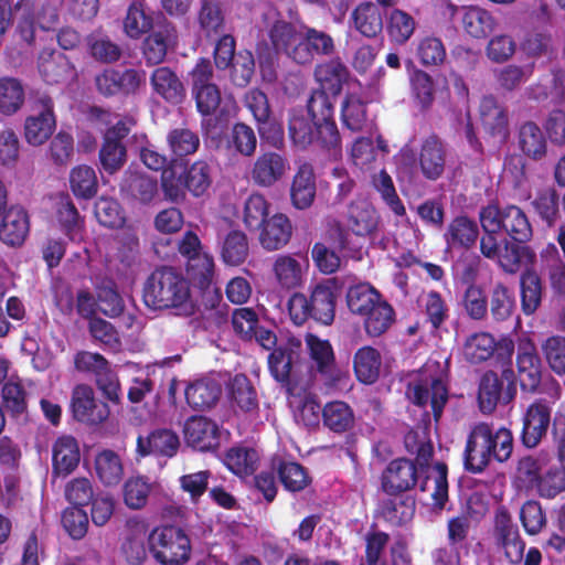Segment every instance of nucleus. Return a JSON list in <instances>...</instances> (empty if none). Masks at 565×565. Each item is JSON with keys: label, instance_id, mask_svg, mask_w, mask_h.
<instances>
[{"label": "nucleus", "instance_id": "57", "mask_svg": "<svg viewBox=\"0 0 565 565\" xmlns=\"http://www.w3.org/2000/svg\"><path fill=\"white\" fill-rule=\"evenodd\" d=\"M416 56L424 66H436L445 61L446 49L439 38L425 35L417 41Z\"/></svg>", "mask_w": 565, "mask_h": 565}, {"label": "nucleus", "instance_id": "44", "mask_svg": "<svg viewBox=\"0 0 565 565\" xmlns=\"http://www.w3.org/2000/svg\"><path fill=\"white\" fill-rule=\"evenodd\" d=\"M381 299V295L366 282L350 287L347 294L349 309L351 312L362 317Z\"/></svg>", "mask_w": 565, "mask_h": 565}, {"label": "nucleus", "instance_id": "29", "mask_svg": "<svg viewBox=\"0 0 565 565\" xmlns=\"http://www.w3.org/2000/svg\"><path fill=\"white\" fill-rule=\"evenodd\" d=\"M290 195L297 209H307L312 204L316 196V182L310 164L305 163L299 167L292 180Z\"/></svg>", "mask_w": 565, "mask_h": 565}, {"label": "nucleus", "instance_id": "50", "mask_svg": "<svg viewBox=\"0 0 565 565\" xmlns=\"http://www.w3.org/2000/svg\"><path fill=\"white\" fill-rule=\"evenodd\" d=\"M372 184L395 215L404 216L406 214L405 206L396 193L392 177L385 170H380L372 175Z\"/></svg>", "mask_w": 565, "mask_h": 565}, {"label": "nucleus", "instance_id": "35", "mask_svg": "<svg viewBox=\"0 0 565 565\" xmlns=\"http://www.w3.org/2000/svg\"><path fill=\"white\" fill-rule=\"evenodd\" d=\"M480 117L484 129L500 140L508 135V118L503 108L493 97H484L480 104Z\"/></svg>", "mask_w": 565, "mask_h": 565}, {"label": "nucleus", "instance_id": "1", "mask_svg": "<svg viewBox=\"0 0 565 565\" xmlns=\"http://www.w3.org/2000/svg\"><path fill=\"white\" fill-rule=\"evenodd\" d=\"M479 221L483 231L480 252L486 258L495 262L509 274L533 262L534 253L529 246L519 245L505 236L520 243L532 237V226L520 207L489 204L480 210Z\"/></svg>", "mask_w": 565, "mask_h": 565}, {"label": "nucleus", "instance_id": "20", "mask_svg": "<svg viewBox=\"0 0 565 565\" xmlns=\"http://www.w3.org/2000/svg\"><path fill=\"white\" fill-rule=\"evenodd\" d=\"M516 365L522 390L535 392L542 380V363L532 342L519 345Z\"/></svg>", "mask_w": 565, "mask_h": 565}, {"label": "nucleus", "instance_id": "42", "mask_svg": "<svg viewBox=\"0 0 565 565\" xmlns=\"http://www.w3.org/2000/svg\"><path fill=\"white\" fill-rule=\"evenodd\" d=\"M221 394L220 385L214 381L200 380L185 390V398L193 408H207L215 404Z\"/></svg>", "mask_w": 565, "mask_h": 565}, {"label": "nucleus", "instance_id": "47", "mask_svg": "<svg viewBox=\"0 0 565 565\" xmlns=\"http://www.w3.org/2000/svg\"><path fill=\"white\" fill-rule=\"evenodd\" d=\"M313 124L306 109H292L289 118V136L295 145L305 148L315 142Z\"/></svg>", "mask_w": 565, "mask_h": 565}, {"label": "nucleus", "instance_id": "2", "mask_svg": "<svg viewBox=\"0 0 565 565\" xmlns=\"http://www.w3.org/2000/svg\"><path fill=\"white\" fill-rule=\"evenodd\" d=\"M264 24L275 50L299 65L311 64L316 56L335 53V42L329 33L307 24L296 26L279 19L274 9L264 14Z\"/></svg>", "mask_w": 565, "mask_h": 565}, {"label": "nucleus", "instance_id": "15", "mask_svg": "<svg viewBox=\"0 0 565 565\" xmlns=\"http://www.w3.org/2000/svg\"><path fill=\"white\" fill-rule=\"evenodd\" d=\"M273 270L280 288L296 289L306 282L309 262L302 256L280 255L276 258Z\"/></svg>", "mask_w": 565, "mask_h": 565}, {"label": "nucleus", "instance_id": "27", "mask_svg": "<svg viewBox=\"0 0 565 565\" xmlns=\"http://www.w3.org/2000/svg\"><path fill=\"white\" fill-rule=\"evenodd\" d=\"M353 369L356 379L361 383H375L383 370L381 353L373 347L365 345L360 348L353 358Z\"/></svg>", "mask_w": 565, "mask_h": 565}, {"label": "nucleus", "instance_id": "59", "mask_svg": "<svg viewBox=\"0 0 565 565\" xmlns=\"http://www.w3.org/2000/svg\"><path fill=\"white\" fill-rule=\"evenodd\" d=\"M278 475L286 491H303L311 482L307 470L298 462L289 461L279 466Z\"/></svg>", "mask_w": 565, "mask_h": 565}, {"label": "nucleus", "instance_id": "7", "mask_svg": "<svg viewBox=\"0 0 565 565\" xmlns=\"http://www.w3.org/2000/svg\"><path fill=\"white\" fill-rule=\"evenodd\" d=\"M150 548L157 561L164 565H182L191 554V543L183 530L177 526H162L149 535Z\"/></svg>", "mask_w": 565, "mask_h": 565}, {"label": "nucleus", "instance_id": "37", "mask_svg": "<svg viewBox=\"0 0 565 565\" xmlns=\"http://www.w3.org/2000/svg\"><path fill=\"white\" fill-rule=\"evenodd\" d=\"M24 86L18 78H0V114L11 116L18 113L24 104Z\"/></svg>", "mask_w": 565, "mask_h": 565}, {"label": "nucleus", "instance_id": "38", "mask_svg": "<svg viewBox=\"0 0 565 565\" xmlns=\"http://www.w3.org/2000/svg\"><path fill=\"white\" fill-rule=\"evenodd\" d=\"M495 530L507 558L511 563L520 562L524 552V543L519 539L516 530L512 526L505 513L498 515Z\"/></svg>", "mask_w": 565, "mask_h": 565}, {"label": "nucleus", "instance_id": "28", "mask_svg": "<svg viewBox=\"0 0 565 565\" xmlns=\"http://www.w3.org/2000/svg\"><path fill=\"white\" fill-rule=\"evenodd\" d=\"M445 149L441 141L435 137H428L422 145L419 164L423 174L430 180L438 179L445 169Z\"/></svg>", "mask_w": 565, "mask_h": 565}, {"label": "nucleus", "instance_id": "60", "mask_svg": "<svg viewBox=\"0 0 565 565\" xmlns=\"http://www.w3.org/2000/svg\"><path fill=\"white\" fill-rule=\"evenodd\" d=\"M515 299L513 290L501 282L493 286L490 298V311L497 321L509 319L514 310Z\"/></svg>", "mask_w": 565, "mask_h": 565}, {"label": "nucleus", "instance_id": "16", "mask_svg": "<svg viewBox=\"0 0 565 565\" xmlns=\"http://www.w3.org/2000/svg\"><path fill=\"white\" fill-rule=\"evenodd\" d=\"M289 170L288 160L280 153L268 151L257 157L250 177L259 186L269 188L280 181Z\"/></svg>", "mask_w": 565, "mask_h": 565}, {"label": "nucleus", "instance_id": "61", "mask_svg": "<svg viewBox=\"0 0 565 565\" xmlns=\"http://www.w3.org/2000/svg\"><path fill=\"white\" fill-rule=\"evenodd\" d=\"M542 299V287L539 276L526 273L521 278V307L524 315H533Z\"/></svg>", "mask_w": 565, "mask_h": 565}, {"label": "nucleus", "instance_id": "34", "mask_svg": "<svg viewBox=\"0 0 565 565\" xmlns=\"http://www.w3.org/2000/svg\"><path fill=\"white\" fill-rule=\"evenodd\" d=\"M121 191L141 203H149L158 192L157 179L129 171L121 184Z\"/></svg>", "mask_w": 565, "mask_h": 565}, {"label": "nucleus", "instance_id": "22", "mask_svg": "<svg viewBox=\"0 0 565 565\" xmlns=\"http://www.w3.org/2000/svg\"><path fill=\"white\" fill-rule=\"evenodd\" d=\"M30 232L28 212L22 206H11L4 211L0 224V239L8 246H21Z\"/></svg>", "mask_w": 565, "mask_h": 565}, {"label": "nucleus", "instance_id": "48", "mask_svg": "<svg viewBox=\"0 0 565 565\" xmlns=\"http://www.w3.org/2000/svg\"><path fill=\"white\" fill-rule=\"evenodd\" d=\"M495 347L497 342L490 333H475L466 340L463 355L471 363H480L493 354Z\"/></svg>", "mask_w": 565, "mask_h": 565}, {"label": "nucleus", "instance_id": "55", "mask_svg": "<svg viewBox=\"0 0 565 565\" xmlns=\"http://www.w3.org/2000/svg\"><path fill=\"white\" fill-rule=\"evenodd\" d=\"M258 454L255 449L236 447L227 451L225 465L237 476H247L255 471L258 462Z\"/></svg>", "mask_w": 565, "mask_h": 565}, {"label": "nucleus", "instance_id": "10", "mask_svg": "<svg viewBox=\"0 0 565 565\" xmlns=\"http://www.w3.org/2000/svg\"><path fill=\"white\" fill-rule=\"evenodd\" d=\"M407 396L419 406L430 404L437 420L447 402L448 393L445 383L438 377L428 375V369H426L418 380L409 384Z\"/></svg>", "mask_w": 565, "mask_h": 565}, {"label": "nucleus", "instance_id": "36", "mask_svg": "<svg viewBox=\"0 0 565 565\" xmlns=\"http://www.w3.org/2000/svg\"><path fill=\"white\" fill-rule=\"evenodd\" d=\"M543 269L550 286L559 295H565V262L554 244H548L541 253Z\"/></svg>", "mask_w": 565, "mask_h": 565}, {"label": "nucleus", "instance_id": "9", "mask_svg": "<svg viewBox=\"0 0 565 565\" xmlns=\"http://www.w3.org/2000/svg\"><path fill=\"white\" fill-rule=\"evenodd\" d=\"M14 9L20 12L15 32L28 44L34 41L36 29L51 30L57 23L58 15L52 6L20 0L15 3Z\"/></svg>", "mask_w": 565, "mask_h": 565}, {"label": "nucleus", "instance_id": "30", "mask_svg": "<svg viewBox=\"0 0 565 565\" xmlns=\"http://www.w3.org/2000/svg\"><path fill=\"white\" fill-rule=\"evenodd\" d=\"M141 455H162L172 457L179 447L178 436L168 429L152 431L146 438L139 437L137 443Z\"/></svg>", "mask_w": 565, "mask_h": 565}, {"label": "nucleus", "instance_id": "6", "mask_svg": "<svg viewBox=\"0 0 565 565\" xmlns=\"http://www.w3.org/2000/svg\"><path fill=\"white\" fill-rule=\"evenodd\" d=\"M552 401L537 398L529 405L523 415L522 441L527 448H534L546 435L551 425L553 404L562 396L558 382L553 381L551 390L546 391Z\"/></svg>", "mask_w": 565, "mask_h": 565}, {"label": "nucleus", "instance_id": "43", "mask_svg": "<svg viewBox=\"0 0 565 565\" xmlns=\"http://www.w3.org/2000/svg\"><path fill=\"white\" fill-rule=\"evenodd\" d=\"M416 29L415 19L404 10L393 9L387 15V34L392 42L405 44Z\"/></svg>", "mask_w": 565, "mask_h": 565}, {"label": "nucleus", "instance_id": "11", "mask_svg": "<svg viewBox=\"0 0 565 565\" xmlns=\"http://www.w3.org/2000/svg\"><path fill=\"white\" fill-rule=\"evenodd\" d=\"M73 417L81 423L99 425L109 416L108 405L96 398L94 390L86 384H78L71 396Z\"/></svg>", "mask_w": 565, "mask_h": 565}, {"label": "nucleus", "instance_id": "46", "mask_svg": "<svg viewBox=\"0 0 565 565\" xmlns=\"http://www.w3.org/2000/svg\"><path fill=\"white\" fill-rule=\"evenodd\" d=\"M70 185L75 196L90 199L98 188L95 170L85 164L73 168L70 173Z\"/></svg>", "mask_w": 565, "mask_h": 565}, {"label": "nucleus", "instance_id": "49", "mask_svg": "<svg viewBox=\"0 0 565 565\" xmlns=\"http://www.w3.org/2000/svg\"><path fill=\"white\" fill-rule=\"evenodd\" d=\"M363 317L366 332L376 337L391 327L394 321V310L385 300L381 299Z\"/></svg>", "mask_w": 565, "mask_h": 565}, {"label": "nucleus", "instance_id": "45", "mask_svg": "<svg viewBox=\"0 0 565 565\" xmlns=\"http://www.w3.org/2000/svg\"><path fill=\"white\" fill-rule=\"evenodd\" d=\"M294 409V418L297 424L308 428L317 427L320 423L321 407L315 396L305 394L294 396L290 401Z\"/></svg>", "mask_w": 565, "mask_h": 565}, {"label": "nucleus", "instance_id": "19", "mask_svg": "<svg viewBox=\"0 0 565 565\" xmlns=\"http://www.w3.org/2000/svg\"><path fill=\"white\" fill-rule=\"evenodd\" d=\"M508 386L504 390V380L493 372H487L480 381L478 401L483 413H491L500 401L509 403L514 395V387L510 377H505Z\"/></svg>", "mask_w": 565, "mask_h": 565}, {"label": "nucleus", "instance_id": "5", "mask_svg": "<svg viewBox=\"0 0 565 565\" xmlns=\"http://www.w3.org/2000/svg\"><path fill=\"white\" fill-rule=\"evenodd\" d=\"M379 224L375 209L366 201H356L350 204L347 214L345 227L337 220L328 223V237L335 247L343 249L348 245V232L356 236L372 234Z\"/></svg>", "mask_w": 565, "mask_h": 565}, {"label": "nucleus", "instance_id": "17", "mask_svg": "<svg viewBox=\"0 0 565 565\" xmlns=\"http://www.w3.org/2000/svg\"><path fill=\"white\" fill-rule=\"evenodd\" d=\"M349 24L362 36L374 39L383 31L384 13L375 2L362 1L351 11Z\"/></svg>", "mask_w": 565, "mask_h": 565}, {"label": "nucleus", "instance_id": "41", "mask_svg": "<svg viewBox=\"0 0 565 565\" xmlns=\"http://www.w3.org/2000/svg\"><path fill=\"white\" fill-rule=\"evenodd\" d=\"M151 85L157 94L168 102L178 103L183 95V86L178 76L168 67H159L151 75Z\"/></svg>", "mask_w": 565, "mask_h": 565}, {"label": "nucleus", "instance_id": "21", "mask_svg": "<svg viewBox=\"0 0 565 565\" xmlns=\"http://www.w3.org/2000/svg\"><path fill=\"white\" fill-rule=\"evenodd\" d=\"M339 285L333 278L318 284L309 299L312 318L323 324H330L334 318L335 299Z\"/></svg>", "mask_w": 565, "mask_h": 565}, {"label": "nucleus", "instance_id": "4", "mask_svg": "<svg viewBox=\"0 0 565 565\" xmlns=\"http://www.w3.org/2000/svg\"><path fill=\"white\" fill-rule=\"evenodd\" d=\"M513 450V438L509 429L480 423L477 424L468 438L465 451V466L472 472L481 471L491 456L498 461H505Z\"/></svg>", "mask_w": 565, "mask_h": 565}, {"label": "nucleus", "instance_id": "25", "mask_svg": "<svg viewBox=\"0 0 565 565\" xmlns=\"http://www.w3.org/2000/svg\"><path fill=\"white\" fill-rule=\"evenodd\" d=\"M186 443L199 450H209L217 445L218 428L209 418L195 416L184 426Z\"/></svg>", "mask_w": 565, "mask_h": 565}, {"label": "nucleus", "instance_id": "26", "mask_svg": "<svg viewBox=\"0 0 565 565\" xmlns=\"http://www.w3.org/2000/svg\"><path fill=\"white\" fill-rule=\"evenodd\" d=\"M259 230V242L267 250L281 248L291 236L290 222L286 215L280 213L267 218Z\"/></svg>", "mask_w": 565, "mask_h": 565}, {"label": "nucleus", "instance_id": "12", "mask_svg": "<svg viewBox=\"0 0 565 565\" xmlns=\"http://www.w3.org/2000/svg\"><path fill=\"white\" fill-rule=\"evenodd\" d=\"M56 121L53 113V103L50 98H41L33 113L23 125L24 139L33 147L45 143L55 130Z\"/></svg>", "mask_w": 565, "mask_h": 565}, {"label": "nucleus", "instance_id": "33", "mask_svg": "<svg viewBox=\"0 0 565 565\" xmlns=\"http://www.w3.org/2000/svg\"><path fill=\"white\" fill-rule=\"evenodd\" d=\"M479 235V230L475 221L467 216L454 218L445 233V238L450 248H469Z\"/></svg>", "mask_w": 565, "mask_h": 565}, {"label": "nucleus", "instance_id": "56", "mask_svg": "<svg viewBox=\"0 0 565 565\" xmlns=\"http://www.w3.org/2000/svg\"><path fill=\"white\" fill-rule=\"evenodd\" d=\"M95 469L100 481L107 486L117 484L122 476L121 460L111 450H104L97 455Z\"/></svg>", "mask_w": 565, "mask_h": 565}, {"label": "nucleus", "instance_id": "63", "mask_svg": "<svg viewBox=\"0 0 565 565\" xmlns=\"http://www.w3.org/2000/svg\"><path fill=\"white\" fill-rule=\"evenodd\" d=\"M414 497H391L383 505L384 518L393 524L409 521L414 515Z\"/></svg>", "mask_w": 565, "mask_h": 565}, {"label": "nucleus", "instance_id": "51", "mask_svg": "<svg viewBox=\"0 0 565 565\" xmlns=\"http://www.w3.org/2000/svg\"><path fill=\"white\" fill-rule=\"evenodd\" d=\"M519 143L522 151L533 159H541L546 152L545 137L533 122H526L521 127Z\"/></svg>", "mask_w": 565, "mask_h": 565}, {"label": "nucleus", "instance_id": "62", "mask_svg": "<svg viewBox=\"0 0 565 565\" xmlns=\"http://www.w3.org/2000/svg\"><path fill=\"white\" fill-rule=\"evenodd\" d=\"M227 146L235 152L250 157L257 147V138L254 130L245 124H236L228 136Z\"/></svg>", "mask_w": 565, "mask_h": 565}, {"label": "nucleus", "instance_id": "58", "mask_svg": "<svg viewBox=\"0 0 565 565\" xmlns=\"http://www.w3.org/2000/svg\"><path fill=\"white\" fill-rule=\"evenodd\" d=\"M412 96L422 109L429 108L435 98V84L429 74L415 70L409 78Z\"/></svg>", "mask_w": 565, "mask_h": 565}, {"label": "nucleus", "instance_id": "23", "mask_svg": "<svg viewBox=\"0 0 565 565\" xmlns=\"http://www.w3.org/2000/svg\"><path fill=\"white\" fill-rule=\"evenodd\" d=\"M451 11L460 20L465 32L472 38H484L495 28L494 17L478 6L452 7Z\"/></svg>", "mask_w": 565, "mask_h": 565}, {"label": "nucleus", "instance_id": "8", "mask_svg": "<svg viewBox=\"0 0 565 565\" xmlns=\"http://www.w3.org/2000/svg\"><path fill=\"white\" fill-rule=\"evenodd\" d=\"M306 343L324 385L333 390H345L349 386L350 376L334 363V354L329 341L307 334Z\"/></svg>", "mask_w": 565, "mask_h": 565}, {"label": "nucleus", "instance_id": "3", "mask_svg": "<svg viewBox=\"0 0 565 565\" xmlns=\"http://www.w3.org/2000/svg\"><path fill=\"white\" fill-rule=\"evenodd\" d=\"M147 306L154 309H177L180 315H190L194 305L188 280L172 268L154 270L143 289Z\"/></svg>", "mask_w": 565, "mask_h": 565}, {"label": "nucleus", "instance_id": "31", "mask_svg": "<svg viewBox=\"0 0 565 565\" xmlns=\"http://www.w3.org/2000/svg\"><path fill=\"white\" fill-rule=\"evenodd\" d=\"M175 39L174 29L170 24L158 26L145 41L143 55L150 65L159 64L163 61L168 47L173 44Z\"/></svg>", "mask_w": 565, "mask_h": 565}, {"label": "nucleus", "instance_id": "32", "mask_svg": "<svg viewBox=\"0 0 565 565\" xmlns=\"http://www.w3.org/2000/svg\"><path fill=\"white\" fill-rule=\"evenodd\" d=\"M53 468L57 473H70L79 461L77 441L72 436H61L53 445Z\"/></svg>", "mask_w": 565, "mask_h": 565}, {"label": "nucleus", "instance_id": "24", "mask_svg": "<svg viewBox=\"0 0 565 565\" xmlns=\"http://www.w3.org/2000/svg\"><path fill=\"white\" fill-rule=\"evenodd\" d=\"M417 481L416 468L409 460H393L382 477L383 490L387 494L409 491Z\"/></svg>", "mask_w": 565, "mask_h": 565}, {"label": "nucleus", "instance_id": "54", "mask_svg": "<svg viewBox=\"0 0 565 565\" xmlns=\"http://www.w3.org/2000/svg\"><path fill=\"white\" fill-rule=\"evenodd\" d=\"M324 425L333 431L341 433L351 428L354 422L353 412L344 402H331L322 412Z\"/></svg>", "mask_w": 565, "mask_h": 565}, {"label": "nucleus", "instance_id": "64", "mask_svg": "<svg viewBox=\"0 0 565 565\" xmlns=\"http://www.w3.org/2000/svg\"><path fill=\"white\" fill-rule=\"evenodd\" d=\"M152 28V18L149 15L141 2H134L127 12L124 21L126 34L132 39L140 38Z\"/></svg>", "mask_w": 565, "mask_h": 565}, {"label": "nucleus", "instance_id": "53", "mask_svg": "<svg viewBox=\"0 0 565 565\" xmlns=\"http://www.w3.org/2000/svg\"><path fill=\"white\" fill-rule=\"evenodd\" d=\"M533 65L510 64L494 71L498 87L505 92H512L523 85L532 75Z\"/></svg>", "mask_w": 565, "mask_h": 565}, {"label": "nucleus", "instance_id": "39", "mask_svg": "<svg viewBox=\"0 0 565 565\" xmlns=\"http://www.w3.org/2000/svg\"><path fill=\"white\" fill-rule=\"evenodd\" d=\"M387 151V145L382 138L377 139L376 147L371 139L359 138L351 148V160L361 170H369L371 164L376 162L379 157H383Z\"/></svg>", "mask_w": 565, "mask_h": 565}, {"label": "nucleus", "instance_id": "18", "mask_svg": "<svg viewBox=\"0 0 565 565\" xmlns=\"http://www.w3.org/2000/svg\"><path fill=\"white\" fill-rule=\"evenodd\" d=\"M38 68L47 84H61L76 78V71L61 52L44 50L40 53Z\"/></svg>", "mask_w": 565, "mask_h": 565}, {"label": "nucleus", "instance_id": "40", "mask_svg": "<svg viewBox=\"0 0 565 565\" xmlns=\"http://www.w3.org/2000/svg\"><path fill=\"white\" fill-rule=\"evenodd\" d=\"M315 77L324 89L338 94L347 81L348 70L340 60H330L316 66Z\"/></svg>", "mask_w": 565, "mask_h": 565}, {"label": "nucleus", "instance_id": "13", "mask_svg": "<svg viewBox=\"0 0 565 565\" xmlns=\"http://www.w3.org/2000/svg\"><path fill=\"white\" fill-rule=\"evenodd\" d=\"M52 227L61 231L71 242L84 238L85 222L67 195H61L51 216Z\"/></svg>", "mask_w": 565, "mask_h": 565}, {"label": "nucleus", "instance_id": "52", "mask_svg": "<svg viewBox=\"0 0 565 565\" xmlns=\"http://www.w3.org/2000/svg\"><path fill=\"white\" fill-rule=\"evenodd\" d=\"M222 258L225 264L237 266L248 255V243L245 234L241 231H231L224 237L222 244Z\"/></svg>", "mask_w": 565, "mask_h": 565}, {"label": "nucleus", "instance_id": "14", "mask_svg": "<svg viewBox=\"0 0 565 565\" xmlns=\"http://www.w3.org/2000/svg\"><path fill=\"white\" fill-rule=\"evenodd\" d=\"M301 354V341L289 337L280 340L275 350L268 355V366L271 375L278 382H286L298 363Z\"/></svg>", "mask_w": 565, "mask_h": 565}]
</instances>
